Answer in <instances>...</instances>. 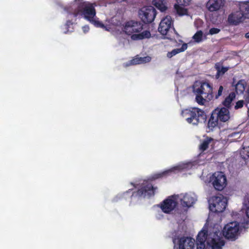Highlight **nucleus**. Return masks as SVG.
Wrapping results in <instances>:
<instances>
[{
  "instance_id": "nucleus-10",
  "label": "nucleus",
  "mask_w": 249,
  "mask_h": 249,
  "mask_svg": "<svg viewBox=\"0 0 249 249\" xmlns=\"http://www.w3.org/2000/svg\"><path fill=\"white\" fill-rule=\"evenodd\" d=\"M210 182L217 191H222L227 185L226 177L222 172L214 173L210 178Z\"/></svg>"
},
{
  "instance_id": "nucleus-34",
  "label": "nucleus",
  "mask_w": 249,
  "mask_h": 249,
  "mask_svg": "<svg viewBox=\"0 0 249 249\" xmlns=\"http://www.w3.org/2000/svg\"><path fill=\"white\" fill-rule=\"evenodd\" d=\"M220 31V29L217 28H212L209 30V34L210 35L216 34L218 33Z\"/></svg>"
},
{
  "instance_id": "nucleus-36",
  "label": "nucleus",
  "mask_w": 249,
  "mask_h": 249,
  "mask_svg": "<svg viewBox=\"0 0 249 249\" xmlns=\"http://www.w3.org/2000/svg\"><path fill=\"white\" fill-rule=\"evenodd\" d=\"M72 23L71 22V21H70V20H68L67 21L66 23V26L67 27H68L70 24H71Z\"/></svg>"
},
{
  "instance_id": "nucleus-29",
  "label": "nucleus",
  "mask_w": 249,
  "mask_h": 249,
  "mask_svg": "<svg viewBox=\"0 0 249 249\" xmlns=\"http://www.w3.org/2000/svg\"><path fill=\"white\" fill-rule=\"evenodd\" d=\"M171 171H172L171 170H169L165 171L162 172L161 173H158V174H155L153 176V178L154 179H158V178H162V177H163L164 176H166L169 173L171 172Z\"/></svg>"
},
{
  "instance_id": "nucleus-11",
  "label": "nucleus",
  "mask_w": 249,
  "mask_h": 249,
  "mask_svg": "<svg viewBox=\"0 0 249 249\" xmlns=\"http://www.w3.org/2000/svg\"><path fill=\"white\" fill-rule=\"evenodd\" d=\"M156 10L152 6H144L139 11V16L142 21L144 23H151L156 16Z\"/></svg>"
},
{
  "instance_id": "nucleus-17",
  "label": "nucleus",
  "mask_w": 249,
  "mask_h": 249,
  "mask_svg": "<svg viewBox=\"0 0 249 249\" xmlns=\"http://www.w3.org/2000/svg\"><path fill=\"white\" fill-rule=\"evenodd\" d=\"M196 201L195 198L191 195L186 194L183 197L180 199L181 204L183 207H190Z\"/></svg>"
},
{
  "instance_id": "nucleus-12",
  "label": "nucleus",
  "mask_w": 249,
  "mask_h": 249,
  "mask_svg": "<svg viewBox=\"0 0 249 249\" xmlns=\"http://www.w3.org/2000/svg\"><path fill=\"white\" fill-rule=\"evenodd\" d=\"M157 187H154L152 184L148 181L144 182L136 192H134L132 196L143 197H150L155 195V191Z\"/></svg>"
},
{
  "instance_id": "nucleus-35",
  "label": "nucleus",
  "mask_w": 249,
  "mask_h": 249,
  "mask_svg": "<svg viewBox=\"0 0 249 249\" xmlns=\"http://www.w3.org/2000/svg\"><path fill=\"white\" fill-rule=\"evenodd\" d=\"M245 152H246V155L247 157L249 158V146L245 149Z\"/></svg>"
},
{
  "instance_id": "nucleus-27",
  "label": "nucleus",
  "mask_w": 249,
  "mask_h": 249,
  "mask_svg": "<svg viewBox=\"0 0 249 249\" xmlns=\"http://www.w3.org/2000/svg\"><path fill=\"white\" fill-rule=\"evenodd\" d=\"M203 33L202 31L199 30L196 32V33L193 36V39L196 43H199L203 40Z\"/></svg>"
},
{
  "instance_id": "nucleus-19",
  "label": "nucleus",
  "mask_w": 249,
  "mask_h": 249,
  "mask_svg": "<svg viewBox=\"0 0 249 249\" xmlns=\"http://www.w3.org/2000/svg\"><path fill=\"white\" fill-rule=\"evenodd\" d=\"M239 9L241 10L244 18L249 19V1H245L239 4Z\"/></svg>"
},
{
  "instance_id": "nucleus-32",
  "label": "nucleus",
  "mask_w": 249,
  "mask_h": 249,
  "mask_svg": "<svg viewBox=\"0 0 249 249\" xmlns=\"http://www.w3.org/2000/svg\"><path fill=\"white\" fill-rule=\"evenodd\" d=\"M178 4L183 6L189 5L191 0H176Z\"/></svg>"
},
{
  "instance_id": "nucleus-28",
  "label": "nucleus",
  "mask_w": 249,
  "mask_h": 249,
  "mask_svg": "<svg viewBox=\"0 0 249 249\" xmlns=\"http://www.w3.org/2000/svg\"><path fill=\"white\" fill-rule=\"evenodd\" d=\"M224 88L222 86H220L218 91L215 93L213 92V99H218L222 95Z\"/></svg>"
},
{
  "instance_id": "nucleus-37",
  "label": "nucleus",
  "mask_w": 249,
  "mask_h": 249,
  "mask_svg": "<svg viewBox=\"0 0 249 249\" xmlns=\"http://www.w3.org/2000/svg\"><path fill=\"white\" fill-rule=\"evenodd\" d=\"M245 37L247 38H249V32L248 33H247L246 34H245Z\"/></svg>"
},
{
  "instance_id": "nucleus-18",
  "label": "nucleus",
  "mask_w": 249,
  "mask_h": 249,
  "mask_svg": "<svg viewBox=\"0 0 249 249\" xmlns=\"http://www.w3.org/2000/svg\"><path fill=\"white\" fill-rule=\"evenodd\" d=\"M151 60V57H136L130 61V65H134L149 62Z\"/></svg>"
},
{
  "instance_id": "nucleus-7",
  "label": "nucleus",
  "mask_w": 249,
  "mask_h": 249,
  "mask_svg": "<svg viewBox=\"0 0 249 249\" xmlns=\"http://www.w3.org/2000/svg\"><path fill=\"white\" fill-rule=\"evenodd\" d=\"M174 244V249H194L195 240L188 236H176L172 237Z\"/></svg>"
},
{
  "instance_id": "nucleus-31",
  "label": "nucleus",
  "mask_w": 249,
  "mask_h": 249,
  "mask_svg": "<svg viewBox=\"0 0 249 249\" xmlns=\"http://www.w3.org/2000/svg\"><path fill=\"white\" fill-rule=\"evenodd\" d=\"M245 205L246 207V214L249 218V196L247 197L245 201Z\"/></svg>"
},
{
  "instance_id": "nucleus-6",
  "label": "nucleus",
  "mask_w": 249,
  "mask_h": 249,
  "mask_svg": "<svg viewBox=\"0 0 249 249\" xmlns=\"http://www.w3.org/2000/svg\"><path fill=\"white\" fill-rule=\"evenodd\" d=\"M230 118L229 110L225 107H216L211 114L207 126L209 130H213L219 123L228 121Z\"/></svg>"
},
{
  "instance_id": "nucleus-9",
  "label": "nucleus",
  "mask_w": 249,
  "mask_h": 249,
  "mask_svg": "<svg viewBox=\"0 0 249 249\" xmlns=\"http://www.w3.org/2000/svg\"><path fill=\"white\" fill-rule=\"evenodd\" d=\"M210 210L215 213L223 212L226 209L227 202L223 196H213L209 200Z\"/></svg>"
},
{
  "instance_id": "nucleus-23",
  "label": "nucleus",
  "mask_w": 249,
  "mask_h": 249,
  "mask_svg": "<svg viewBox=\"0 0 249 249\" xmlns=\"http://www.w3.org/2000/svg\"><path fill=\"white\" fill-rule=\"evenodd\" d=\"M217 71L215 74V78L218 79L220 76L224 74L229 69V67L221 66L219 63H216L214 66Z\"/></svg>"
},
{
  "instance_id": "nucleus-21",
  "label": "nucleus",
  "mask_w": 249,
  "mask_h": 249,
  "mask_svg": "<svg viewBox=\"0 0 249 249\" xmlns=\"http://www.w3.org/2000/svg\"><path fill=\"white\" fill-rule=\"evenodd\" d=\"M235 98V93L234 92H231L223 101L222 104L225 107L228 108L229 110V108H230L231 107V103Z\"/></svg>"
},
{
  "instance_id": "nucleus-26",
  "label": "nucleus",
  "mask_w": 249,
  "mask_h": 249,
  "mask_svg": "<svg viewBox=\"0 0 249 249\" xmlns=\"http://www.w3.org/2000/svg\"><path fill=\"white\" fill-rule=\"evenodd\" d=\"M175 8L177 11V14L179 16H182L188 15V10L186 8H184L177 4L175 5Z\"/></svg>"
},
{
  "instance_id": "nucleus-8",
  "label": "nucleus",
  "mask_w": 249,
  "mask_h": 249,
  "mask_svg": "<svg viewBox=\"0 0 249 249\" xmlns=\"http://www.w3.org/2000/svg\"><path fill=\"white\" fill-rule=\"evenodd\" d=\"M240 226L238 222L233 221L226 224L221 232L223 235L228 239L235 240L239 234ZM222 236V235H221Z\"/></svg>"
},
{
  "instance_id": "nucleus-38",
  "label": "nucleus",
  "mask_w": 249,
  "mask_h": 249,
  "mask_svg": "<svg viewBox=\"0 0 249 249\" xmlns=\"http://www.w3.org/2000/svg\"><path fill=\"white\" fill-rule=\"evenodd\" d=\"M247 113H248V116L249 117V107H248V108Z\"/></svg>"
},
{
  "instance_id": "nucleus-20",
  "label": "nucleus",
  "mask_w": 249,
  "mask_h": 249,
  "mask_svg": "<svg viewBox=\"0 0 249 249\" xmlns=\"http://www.w3.org/2000/svg\"><path fill=\"white\" fill-rule=\"evenodd\" d=\"M188 48V45L187 43H184L181 48H177L173 50L171 52H169L167 53V57L169 58H172L173 56L176 55V54L184 52L186 50H187Z\"/></svg>"
},
{
  "instance_id": "nucleus-22",
  "label": "nucleus",
  "mask_w": 249,
  "mask_h": 249,
  "mask_svg": "<svg viewBox=\"0 0 249 249\" xmlns=\"http://www.w3.org/2000/svg\"><path fill=\"white\" fill-rule=\"evenodd\" d=\"M247 83L245 80H240L235 85V91L237 94H243L245 90Z\"/></svg>"
},
{
  "instance_id": "nucleus-30",
  "label": "nucleus",
  "mask_w": 249,
  "mask_h": 249,
  "mask_svg": "<svg viewBox=\"0 0 249 249\" xmlns=\"http://www.w3.org/2000/svg\"><path fill=\"white\" fill-rule=\"evenodd\" d=\"M91 21H92L94 23V25L96 27L102 28L103 29H105L107 31L109 30V29L107 28V26H105L102 22H101L98 20H93H93H91Z\"/></svg>"
},
{
  "instance_id": "nucleus-4",
  "label": "nucleus",
  "mask_w": 249,
  "mask_h": 249,
  "mask_svg": "<svg viewBox=\"0 0 249 249\" xmlns=\"http://www.w3.org/2000/svg\"><path fill=\"white\" fill-rule=\"evenodd\" d=\"M186 122L193 125H198L205 123L207 121V115L205 111L198 107H190L184 109L181 113Z\"/></svg>"
},
{
  "instance_id": "nucleus-13",
  "label": "nucleus",
  "mask_w": 249,
  "mask_h": 249,
  "mask_svg": "<svg viewBox=\"0 0 249 249\" xmlns=\"http://www.w3.org/2000/svg\"><path fill=\"white\" fill-rule=\"evenodd\" d=\"M178 205L177 201L173 196L168 197L164 200L160 204L162 211L165 213H170L174 210Z\"/></svg>"
},
{
  "instance_id": "nucleus-33",
  "label": "nucleus",
  "mask_w": 249,
  "mask_h": 249,
  "mask_svg": "<svg viewBox=\"0 0 249 249\" xmlns=\"http://www.w3.org/2000/svg\"><path fill=\"white\" fill-rule=\"evenodd\" d=\"M244 102L243 100H239L236 103V105L234 107L235 109H238L242 108L243 107Z\"/></svg>"
},
{
  "instance_id": "nucleus-1",
  "label": "nucleus",
  "mask_w": 249,
  "mask_h": 249,
  "mask_svg": "<svg viewBox=\"0 0 249 249\" xmlns=\"http://www.w3.org/2000/svg\"><path fill=\"white\" fill-rule=\"evenodd\" d=\"M205 242L212 249H222L225 245L221 231L214 228L209 231L202 230L199 232L196 237V249H207Z\"/></svg>"
},
{
  "instance_id": "nucleus-3",
  "label": "nucleus",
  "mask_w": 249,
  "mask_h": 249,
  "mask_svg": "<svg viewBox=\"0 0 249 249\" xmlns=\"http://www.w3.org/2000/svg\"><path fill=\"white\" fill-rule=\"evenodd\" d=\"M193 91L196 95V101L200 105H204L206 101L213 100V86L208 82H201L199 85H196Z\"/></svg>"
},
{
  "instance_id": "nucleus-15",
  "label": "nucleus",
  "mask_w": 249,
  "mask_h": 249,
  "mask_svg": "<svg viewBox=\"0 0 249 249\" xmlns=\"http://www.w3.org/2000/svg\"><path fill=\"white\" fill-rule=\"evenodd\" d=\"M173 21L170 16H167L160 21L158 28L159 32L162 35H167L168 32L171 28Z\"/></svg>"
},
{
  "instance_id": "nucleus-24",
  "label": "nucleus",
  "mask_w": 249,
  "mask_h": 249,
  "mask_svg": "<svg viewBox=\"0 0 249 249\" xmlns=\"http://www.w3.org/2000/svg\"><path fill=\"white\" fill-rule=\"evenodd\" d=\"M166 0H153L152 4L160 11L163 12L167 9Z\"/></svg>"
},
{
  "instance_id": "nucleus-16",
  "label": "nucleus",
  "mask_w": 249,
  "mask_h": 249,
  "mask_svg": "<svg viewBox=\"0 0 249 249\" xmlns=\"http://www.w3.org/2000/svg\"><path fill=\"white\" fill-rule=\"evenodd\" d=\"M225 3L224 0H209L207 3L208 10L213 12L222 8Z\"/></svg>"
},
{
  "instance_id": "nucleus-14",
  "label": "nucleus",
  "mask_w": 249,
  "mask_h": 249,
  "mask_svg": "<svg viewBox=\"0 0 249 249\" xmlns=\"http://www.w3.org/2000/svg\"><path fill=\"white\" fill-rule=\"evenodd\" d=\"M245 20L243 14L239 9V10L232 12L228 16L227 22L231 25H237Z\"/></svg>"
},
{
  "instance_id": "nucleus-25",
  "label": "nucleus",
  "mask_w": 249,
  "mask_h": 249,
  "mask_svg": "<svg viewBox=\"0 0 249 249\" xmlns=\"http://www.w3.org/2000/svg\"><path fill=\"white\" fill-rule=\"evenodd\" d=\"M213 141V138L208 137H207L206 139L203 140L199 146L200 151H201L202 152L206 150L208 148L210 143Z\"/></svg>"
},
{
  "instance_id": "nucleus-5",
  "label": "nucleus",
  "mask_w": 249,
  "mask_h": 249,
  "mask_svg": "<svg viewBox=\"0 0 249 249\" xmlns=\"http://www.w3.org/2000/svg\"><path fill=\"white\" fill-rule=\"evenodd\" d=\"M143 29V25L140 22L130 20L126 22L124 26V31L128 35H131V38L132 40H142L145 38H149L151 37L150 31L145 30L139 34Z\"/></svg>"
},
{
  "instance_id": "nucleus-2",
  "label": "nucleus",
  "mask_w": 249,
  "mask_h": 249,
  "mask_svg": "<svg viewBox=\"0 0 249 249\" xmlns=\"http://www.w3.org/2000/svg\"><path fill=\"white\" fill-rule=\"evenodd\" d=\"M75 7L73 11L71 12L69 7H65V10L74 17L78 16H84L88 20L91 21L96 15V11L93 4L83 1L82 0H75L72 5Z\"/></svg>"
}]
</instances>
